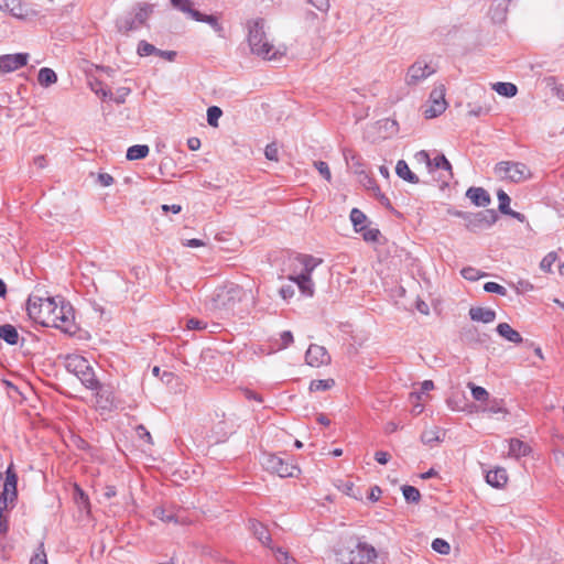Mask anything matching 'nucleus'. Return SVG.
<instances>
[{
    "instance_id": "obj_41",
    "label": "nucleus",
    "mask_w": 564,
    "mask_h": 564,
    "mask_svg": "<svg viewBox=\"0 0 564 564\" xmlns=\"http://www.w3.org/2000/svg\"><path fill=\"white\" fill-rule=\"evenodd\" d=\"M557 260V253L555 251L549 252L540 262V269L544 272L551 273L554 262Z\"/></svg>"
},
{
    "instance_id": "obj_32",
    "label": "nucleus",
    "mask_w": 564,
    "mask_h": 564,
    "mask_svg": "<svg viewBox=\"0 0 564 564\" xmlns=\"http://www.w3.org/2000/svg\"><path fill=\"white\" fill-rule=\"evenodd\" d=\"M153 516L160 519L163 522H174L180 523V520L173 511H169L163 507H156L153 509Z\"/></svg>"
},
{
    "instance_id": "obj_59",
    "label": "nucleus",
    "mask_w": 564,
    "mask_h": 564,
    "mask_svg": "<svg viewBox=\"0 0 564 564\" xmlns=\"http://www.w3.org/2000/svg\"><path fill=\"white\" fill-rule=\"evenodd\" d=\"M213 17H214L213 14H204V13L199 12L198 10H195L194 12H192L191 18L197 22L208 23L209 19H212Z\"/></svg>"
},
{
    "instance_id": "obj_45",
    "label": "nucleus",
    "mask_w": 564,
    "mask_h": 564,
    "mask_svg": "<svg viewBox=\"0 0 564 564\" xmlns=\"http://www.w3.org/2000/svg\"><path fill=\"white\" fill-rule=\"evenodd\" d=\"M432 549L435 552L443 554V555L448 554L451 551V546H449L448 542H446L445 540L440 539V538L435 539L432 542Z\"/></svg>"
},
{
    "instance_id": "obj_60",
    "label": "nucleus",
    "mask_w": 564,
    "mask_h": 564,
    "mask_svg": "<svg viewBox=\"0 0 564 564\" xmlns=\"http://www.w3.org/2000/svg\"><path fill=\"white\" fill-rule=\"evenodd\" d=\"M308 2L319 11H327L329 8V0H308Z\"/></svg>"
},
{
    "instance_id": "obj_6",
    "label": "nucleus",
    "mask_w": 564,
    "mask_h": 564,
    "mask_svg": "<svg viewBox=\"0 0 564 564\" xmlns=\"http://www.w3.org/2000/svg\"><path fill=\"white\" fill-rule=\"evenodd\" d=\"M17 484L18 475L14 470L13 464L11 463L6 470L3 491L0 498V533L7 531V525L2 518V511L8 507V503L13 502L17 499Z\"/></svg>"
},
{
    "instance_id": "obj_55",
    "label": "nucleus",
    "mask_w": 564,
    "mask_h": 564,
    "mask_svg": "<svg viewBox=\"0 0 564 564\" xmlns=\"http://www.w3.org/2000/svg\"><path fill=\"white\" fill-rule=\"evenodd\" d=\"M415 160L419 163H424L430 172H432V159L425 150H421L415 154Z\"/></svg>"
},
{
    "instance_id": "obj_15",
    "label": "nucleus",
    "mask_w": 564,
    "mask_h": 564,
    "mask_svg": "<svg viewBox=\"0 0 564 564\" xmlns=\"http://www.w3.org/2000/svg\"><path fill=\"white\" fill-rule=\"evenodd\" d=\"M306 364L312 367H321L330 361V356L326 348L316 344L310 345L305 354Z\"/></svg>"
},
{
    "instance_id": "obj_53",
    "label": "nucleus",
    "mask_w": 564,
    "mask_h": 564,
    "mask_svg": "<svg viewBox=\"0 0 564 564\" xmlns=\"http://www.w3.org/2000/svg\"><path fill=\"white\" fill-rule=\"evenodd\" d=\"M432 389H434V383H433V381H432V380H425V381H423V382H422V384H421V390H422V391H421V392H412V393L410 394V398H411V399L415 398V400H421L422 394H423V393H425V392H427V391H430V390H432Z\"/></svg>"
},
{
    "instance_id": "obj_19",
    "label": "nucleus",
    "mask_w": 564,
    "mask_h": 564,
    "mask_svg": "<svg viewBox=\"0 0 564 564\" xmlns=\"http://www.w3.org/2000/svg\"><path fill=\"white\" fill-rule=\"evenodd\" d=\"M486 481L491 487L502 488L508 481L507 470L501 467L489 470L486 475Z\"/></svg>"
},
{
    "instance_id": "obj_46",
    "label": "nucleus",
    "mask_w": 564,
    "mask_h": 564,
    "mask_svg": "<svg viewBox=\"0 0 564 564\" xmlns=\"http://www.w3.org/2000/svg\"><path fill=\"white\" fill-rule=\"evenodd\" d=\"M156 51L158 48L153 44L148 43L147 41H141L137 50L140 56H149L151 54H155Z\"/></svg>"
},
{
    "instance_id": "obj_20",
    "label": "nucleus",
    "mask_w": 564,
    "mask_h": 564,
    "mask_svg": "<svg viewBox=\"0 0 564 564\" xmlns=\"http://www.w3.org/2000/svg\"><path fill=\"white\" fill-rule=\"evenodd\" d=\"M469 316L474 322H481L485 324L492 323L496 319V312L487 307H471Z\"/></svg>"
},
{
    "instance_id": "obj_7",
    "label": "nucleus",
    "mask_w": 564,
    "mask_h": 564,
    "mask_svg": "<svg viewBox=\"0 0 564 564\" xmlns=\"http://www.w3.org/2000/svg\"><path fill=\"white\" fill-rule=\"evenodd\" d=\"M261 465L265 470L276 474L281 478L294 477L295 473L299 471L295 465L271 453H264L262 455Z\"/></svg>"
},
{
    "instance_id": "obj_38",
    "label": "nucleus",
    "mask_w": 564,
    "mask_h": 564,
    "mask_svg": "<svg viewBox=\"0 0 564 564\" xmlns=\"http://www.w3.org/2000/svg\"><path fill=\"white\" fill-rule=\"evenodd\" d=\"M468 387L470 388L471 395L476 401H489V393L485 388L476 386L473 382H469Z\"/></svg>"
},
{
    "instance_id": "obj_24",
    "label": "nucleus",
    "mask_w": 564,
    "mask_h": 564,
    "mask_svg": "<svg viewBox=\"0 0 564 564\" xmlns=\"http://www.w3.org/2000/svg\"><path fill=\"white\" fill-rule=\"evenodd\" d=\"M395 173L400 178L409 183L417 184L420 182L417 175L410 170L408 163L404 160L398 161L395 166Z\"/></svg>"
},
{
    "instance_id": "obj_23",
    "label": "nucleus",
    "mask_w": 564,
    "mask_h": 564,
    "mask_svg": "<svg viewBox=\"0 0 564 564\" xmlns=\"http://www.w3.org/2000/svg\"><path fill=\"white\" fill-rule=\"evenodd\" d=\"M530 452H531V447L527 443H524L518 438L510 440V442H509V455L510 456L520 458V457L529 455Z\"/></svg>"
},
{
    "instance_id": "obj_17",
    "label": "nucleus",
    "mask_w": 564,
    "mask_h": 564,
    "mask_svg": "<svg viewBox=\"0 0 564 564\" xmlns=\"http://www.w3.org/2000/svg\"><path fill=\"white\" fill-rule=\"evenodd\" d=\"M466 197H468L474 205L479 207H486L491 202L489 193L482 187H469L466 192Z\"/></svg>"
},
{
    "instance_id": "obj_50",
    "label": "nucleus",
    "mask_w": 564,
    "mask_h": 564,
    "mask_svg": "<svg viewBox=\"0 0 564 564\" xmlns=\"http://www.w3.org/2000/svg\"><path fill=\"white\" fill-rule=\"evenodd\" d=\"M460 273L466 280L469 281H477L479 278L485 275L484 273H480L479 270L471 267L464 268Z\"/></svg>"
},
{
    "instance_id": "obj_43",
    "label": "nucleus",
    "mask_w": 564,
    "mask_h": 564,
    "mask_svg": "<svg viewBox=\"0 0 564 564\" xmlns=\"http://www.w3.org/2000/svg\"><path fill=\"white\" fill-rule=\"evenodd\" d=\"M171 3L175 9L188 14L189 17H192V12L195 11V9L192 8V0H171Z\"/></svg>"
},
{
    "instance_id": "obj_28",
    "label": "nucleus",
    "mask_w": 564,
    "mask_h": 564,
    "mask_svg": "<svg viewBox=\"0 0 564 564\" xmlns=\"http://www.w3.org/2000/svg\"><path fill=\"white\" fill-rule=\"evenodd\" d=\"M345 159L349 166V169L352 170V172L357 175L364 174V164L361 162V158L357 155L356 153L348 151L345 152Z\"/></svg>"
},
{
    "instance_id": "obj_36",
    "label": "nucleus",
    "mask_w": 564,
    "mask_h": 564,
    "mask_svg": "<svg viewBox=\"0 0 564 564\" xmlns=\"http://www.w3.org/2000/svg\"><path fill=\"white\" fill-rule=\"evenodd\" d=\"M402 494L408 502L417 503L421 500V494L419 489L413 486L404 485L402 487Z\"/></svg>"
},
{
    "instance_id": "obj_34",
    "label": "nucleus",
    "mask_w": 564,
    "mask_h": 564,
    "mask_svg": "<svg viewBox=\"0 0 564 564\" xmlns=\"http://www.w3.org/2000/svg\"><path fill=\"white\" fill-rule=\"evenodd\" d=\"M436 169L447 171L448 174L453 176L452 164L444 154H438L432 159V172Z\"/></svg>"
},
{
    "instance_id": "obj_31",
    "label": "nucleus",
    "mask_w": 564,
    "mask_h": 564,
    "mask_svg": "<svg viewBox=\"0 0 564 564\" xmlns=\"http://www.w3.org/2000/svg\"><path fill=\"white\" fill-rule=\"evenodd\" d=\"M88 84H89L90 89L97 96H100L102 99L112 98L111 90L104 87V83L101 80L94 78V79H90Z\"/></svg>"
},
{
    "instance_id": "obj_30",
    "label": "nucleus",
    "mask_w": 564,
    "mask_h": 564,
    "mask_svg": "<svg viewBox=\"0 0 564 564\" xmlns=\"http://www.w3.org/2000/svg\"><path fill=\"white\" fill-rule=\"evenodd\" d=\"M492 88L496 93L505 97H514L518 93V88L512 83H496Z\"/></svg>"
},
{
    "instance_id": "obj_12",
    "label": "nucleus",
    "mask_w": 564,
    "mask_h": 564,
    "mask_svg": "<svg viewBox=\"0 0 564 564\" xmlns=\"http://www.w3.org/2000/svg\"><path fill=\"white\" fill-rule=\"evenodd\" d=\"M434 72L435 69L430 64L419 59L409 67L405 82L408 85H416Z\"/></svg>"
},
{
    "instance_id": "obj_21",
    "label": "nucleus",
    "mask_w": 564,
    "mask_h": 564,
    "mask_svg": "<svg viewBox=\"0 0 564 564\" xmlns=\"http://www.w3.org/2000/svg\"><path fill=\"white\" fill-rule=\"evenodd\" d=\"M496 330L501 337L510 343L521 344L523 341L521 334L513 329L508 323L498 324Z\"/></svg>"
},
{
    "instance_id": "obj_22",
    "label": "nucleus",
    "mask_w": 564,
    "mask_h": 564,
    "mask_svg": "<svg viewBox=\"0 0 564 564\" xmlns=\"http://www.w3.org/2000/svg\"><path fill=\"white\" fill-rule=\"evenodd\" d=\"M290 280L297 285L302 294L306 296H313L314 284L311 276L307 274H299L297 276L291 275Z\"/></svg>"
},
{
    "instance_id": "obj_56",
    "label": "nucleus",
    "mask_w": 564,
    "mask_h": 564,
    "mask_svg": "<svg viewBox=\"0 0 564 564\" xmlns=\"http://www.w3.org/2000/svg\"><path fill=\"white\" fill-rule=\"evenodd\" d=\"M281 343L278 346V349H284L293 343V335L290 330H284L280 335Z\"/></svg>"
},
{
    "instance_id": "obj_16",
    "label": "nucleus",
    "mask_w": 564,
    "mask_h": 564,
    "mask_svg": "<svg viewBox=\"0 0 564 564\" xmlns=\"http://www.w3.org/2000/svg\"><path fill=\"white\" fill-rule=\"evenodd\" d=\"M212 432L216 443L224 442L234 432V424L225 420V414L223 413L221 420L213 426Z\"/></svg>"
},
{
    "instance_id": "obj_11",
    "label": "nucleus",
    "mask_w": 564,
    "mask_h": 564,
    "mask_svg": "<svg viewBox=\"0 0 564 564\" xmlns=\"http://www.w3.org/2000/svg\"><path fill=\"white\" fill-rule=\"evenodd\" d=\"M151 13L152 7L143 4L135 12L134 17H127L118 21L117 25L119 31L122 33H129L130 31L139 29L145 23Z\"/></svg>"
},
{
    "instance_id": "obj_5",
    "label": "nucleus",
    "mask_w": 564,
    "mask_h": 564,
    "mask_svg": "<svg viewBox=\"0 0 564 564\" xmlns=\"http://www.w3.org/2000/svg\"><path fill=\"white\" fill-rule=\"evenodd\" d=\"M454 215L462 218L465 221V227L473 232L488 229L498 220L495 209H485L477 213L457 210Z\"/></svg>"
},
{
    "instance_id": "obj_13",
    "label": "nucleus",
    "mask_w": 564,
    "mask_h": 564,
    "mask_svg": "<svg viewBox=\"0 0 564 564\" xmlns=\"http://www.w3.org/2000/svg\"><path fill=\"white\" fill-rule=\"evenodd\" d=\"M29 59L28 53L0 55V73L7 74L14 72L26 65Z\"/></svg>"
},
{
    "instance_id": "obj_27",
    "label": "nucleus",
    "mask_w": 564,
    "mask_h": 564,
    "mask_svg": "<svg viewBox=\"0 0 564 564\" xmlns=\"http://www.w3.org/2000/svg\"><path fill=\"white\" fill-rule=\"evenodd\" d=\"M37 80L41 86L48 87L57 82V75L52 68L43 67L39 70Z\"/></svg>"
},
{
    "instance_id": "obj_35",
    "label": "nucleus",
    "mask_w": 564,
    "mask_h": 564,
    "mask_svg": "<svg viewBox=\"0 0 564 564\" xmlns=\"http://www.w3.org/2000/svg\"><path fill=\"white\" fill-rule=\"evenodd\" d=\"M366 215L358 208H352L350 212V220L356 231H362L365 229L364 223L366 221Z\"/></svg>"
},
{
    "instance_id": "obj_58",
    "label": "nucleus",
    "mask_w": 564,
    "mask_h": 564,
    "mask_svg": "<svg viewBox=\"0 0 564 564\" xmlns=\"http://www.w3.org/2000/svg\"><path fill=\"white\" fill-rule=\"evenodd\" d=\"M186 326L188 329H204L206 328V323L197 318H189L186 323Z\"/></svg>"
},
{
    "instance_id": "obj_51",
    "label": "nucleus",
    "mask_w": 564,
    "mask_h": 564,
    "mask_svg": "<svg viewBox=\"0 0 564 564\" xmlns=\"http://www.w3.org/2000/svg\"><path fill=\"white\" fill-rule=\"evenodd\" d=\"M131 93L130 88L128 87H120L117 89L116 94L113 95L112 94V100L120 105V104H123L126 101V98L129 96V94Z\"/></svg>"
},
{
    "instance_id": "obj_40",
    "label": "nucleus",
    "mask_w": 564,
    "mask_h": 564,
    "mask_svg": "<svg viewBox=\"0 0 564 564\" xmlns=\"http://www.w3.org/2000/svg\"><path fill=\"white\" fill-rule=\"evenodd\" d=\"M497 196H498V200H499V210L500 213L507 215V214H511V208H510V197L508 196V194L500 189L498 191L497 193Z\"/></svg>"
},
{
    "instance_id": "obj_10",
    "label": "nucleus",
    "mask_w": 564,
    "mask_h": 564,
    "mask_svg": "<svg viewBox=\"0 0 564 564\" xmlns=\"http://www.w3.org/2000/svg\"><path fill=\"white\" fill-rule=\"evenodd\" d=\"M446 107L445 89L443 86H440L431 91L429 105L424 107L423 115L426 119H432L442 115Z\"/></svg>"
},
{
    "instance_id": "obj_63",
    "label": "nucleus",
    "mask_w": 564,
    "mask_h": 564,
    "mask_svg": "<svg viewBox=\"0 0 564 564\" xmlns=\"http://www.w3.org/2000/svg\"><path fill=\"white\" fill-rule=\"evenodd\" d=\"M98 181L102 186H110L113 183V177L108 173H100Z\"/></svg>"
},
{
    "instance_id": "obj_37",
    "label": "nucleus",
    "mask_w": 564,
    "mask_h": 564,
    "mask_svg": "<svg viewBox=\"0 0 564 564\" xmlns=\"http://www.w3.org/2000/svg\"><path fill=\"white\" fill-rule=\"evenodd\" d=\"M335 386L334 379H324V380H312L310 383V391H326L332 389Z\"/></svg>"
},
{
    "instance_id": "obj_3",
    "label": "nucleus",
    "mask_w": 564,
    "mask_h": 564,
    "mask_svg": "<svg viewBox=\"0 0 564 564\" xmlns=\"http://www.w3.org/2000/svg\"><path fill=\"white\" fill-rule=\"evenodd\" d=\"M65 368L68 372L75 375L87 389L95 391L96 395L102 397L104 387L97 379L93 366L85 357L76 354L67 355Z\"/></svg>"
},
{
    "instance_id": "obj_1",
    "label": "nucleus",
    "mask_w": 564,
    "mask_h": 564,
    "mask_svg": "<svg viewBox=\"0 0 564 564\" xmlns=\"http://www.w3.org/2000/svg\"><path fill=\"white\" fill-rule=\"evenodd\" d=\"M28 315L44 327H54L64 333L75 334V313L73 306L63 299L30 295L26 303Z\"/></svg>"
},
{
    "instance_id": "obj_54",
    "label": "nucleus",
    "mask_w": 564,
    "mask_h": 564,
    "mask_svg": "<svg viewBox=\"0 0 564 564\" xmlns=\"http://www.w3.org/2000/svg\"><path fill=\"white\" fill-rule=\"evenodd\" d=\"M275 552L276 561L282 564H291L294 563V560L289 555L288 552L283 551L281 547L273 549Z\"/></svg>"
},
{
    "instance_id": "obj_29",
    "label": "nucleus",
    "mask_w": 564,
    "mask_h": 564,
    "mask_svg": "<svg viewBox=\"0 0 564 564\" xmlns=\"http://www.w3.org/2000/svg\"><path fill=\"white\" fill-rule=\"evenodd\" d=\"M150 149L145 144H135L127 150V159L129 161L141 160L148 156Z\"/></svg>"
},
{
    "instance_id": "obj_49",
    "label": "nucleus",
    "mask_w": 564,
    "mask_h": 564,
    "mask_svg": "<svg viewBox=\"0 0 564 564\" xmlns=\"http://www.w3.org/2000/svg\"><path fill=\"white\" fill-rule=\"evenodd\" d=\"M314 166L317 169V171L319 172V174L327 181V182H330L332 180V173H330V170H329V166L326 162L324 161H315L314 162Z\"/></svg>"
},
{
    "instance_id": "obj_4",
    "label": "nucleus",
    "mask_w": 564,
    "mask_h": 564,
    "mask_svg": "<svg viewBox=\"0 0 564 564\" xmlns=\"http://www.w3.org/2000/svg\"><path fill=\"white\" fill-rule=\"evenodd\" d=\"M248 43L253 54L263 59L272 61L278 56V51L267 40L264 22L259 19L249 23Z\"/></svg>"
},
{
    "instance_id": "obj_42",
    "label": "nucleus",
    "mask_w": 564,
    "mask_h": 564,
    "mask_svg": "<svg viewBox=\"0 0 564 564\" xmlns=\"http://www.w3.org/2000/svg\"><path fill=\"white\" fill-rule=\"evenodd\" d=\"M223 115V110L217 106H212L207 109V122L212 127H218V120Z\"/></svg>"
},
{
    "instance_id": "obj_52",
    "label": "nucleus",
    "mask_w": 564,
    "mask_h": 564,
    "mask_svg": "<svg viewBox=\"0 0 564 564\" xmlns=\"http://www.w3.org/2000/svg\"><path fill=\"white\" fill-rule=\"evenodd\" d=\"M264 155L270 161H279V149L278 145L272 142L265 147Z\"/></svg>"
},
{
    "instance_id": "obj_14",
    "label": "nucleus",
    "mask_w": 564,
    "mask_h": 564,
    "mask_svg": "<svg viewBox=\"0 0 564 564\" xmlns=\"http://www.w3.org/2000/svg\"><path fill=\"white\" fill-rule=\"evenodd\" d=\"M0 9L9 11L11 15L18 19H28L35 15V12L21 0H0Z\"/></svg>"
},
{
    "instance_id": "obj_39",
    "label": "nucleus",
    "mask_w": 564,
    "mask_h": 564,
    "mask_svg": "<svg viewBox=\"0 0 564 564\" xmlns=\"http://www.w3.org/2000/svg\"><path fill=\"white\" fill-rule=\"evenodd\" d=\"M485 412L497 414H508L507 409L503 406V401L498 399H492L488 402V405L484 409Z\"/></svg>"
},
{
    "instance_id": "obj_33",
    "label": "nucleus",
    "mask_w": 564,
    "mask_h": 564,
    "mask_svg": "<svg viewBox=\"0 0 564 564\" xmlns=\"http://www.w3.org/2000/svg\"><path fill=\"white\" fill-rule=\"evenodd\" d=\"M421 441L423 444L433 446L435 443L442 442V438L440 436V429L434 427L431 430H426L421 434Z\"/></svg>"
},
{
    "instance_id": "obj_61",
    "label": "nucleus",
    "mask_w": 564,
    "mask_h": 564,
    "mask_svg": "<svg viewBox=\"0 0 564 564\" xmlns=\"http://www.w3.org/2000/svg\"><path fill=\"white\" fill-rule=\"evenodd\" d=\"M375 459L381 464L386 465L390 459V454L383 451H378L375 453Z\"/></svg>"
},
{
    "instance_id": "obj_44",
    "label": "nucleus",
    "mask_w": 564,
    "mask_h": 564,
    "mask_svg": "<svg viewBox=\"0 0 564 564\" xmlns=\"http://www.w3.org/2000/svg\"><path fill=\"white\" fill-rule=\"evenodd\" d=\"M30 564H48L43 543H40L36 552L31 557Z\"/></svg>"
},
{
    "instance_id": "obj_18",
    "label": "nucleus",
    "mask_w": 564,
    "mask_h": 564,
    "mask_svg": "<svg viewBox=\"0 0 564 564\" xmlns=\"http://www.w3.org/2000/svg\"><path fill=\"white\" fill-rule=\"evenodd\" d=\"M249 528L252 531L254 538L259 540V542H261L264 546L273 550V547L270 545L272 541L271 534L265 525L257 520H250Z\"/></svg>"
},
{
    "instance_id": "obj_62",
    "label": "nucleus",
    "mask_w": 564,
    "mask_h": 564,
    "mask_svg": "<svg viewBox=\"0 0 564 564\" xmlns=\"http://www.w3.org/2000/svg\"><path fill=\"white\" fill-rule=\"evenodd\" d=\"M137 433L140 438L145 440L148 443H152L151 434L143 425H139L137 427Z\"/></svg>"
},
{
    "instance_id": "obj_9",
    "label": "nucleus",
    "mask_w": 564,
    "mask_h": 564,
    "mask_svg": "<svg viewBox=\"0 0 564 564\" xmlns=\"http://www.w3.org/2000/svg\"><path fill=\"white\" fill-rule=\"evenodd\" d=\"M377 557V550L371 544L360 540L356 541L347 555L349 564H373Z\"/></svg>"
},
{
    "instance_id": "obj_8",
    "label": "nucleus",
    "mask_w": 564,
    "mask_h": 564,
    "mask_svg": "<svg viewBox=\"0 0 564 564\" xmlns=\"http://www.w3.org/2000/svg\"><path fill=\"white\" fill-rule=\"evenodd\" d=\"M495 172L501 178L510 180L516 183L522 182L531 176L530 169L520 162H499L495 167Z\"/></svg>"
},
{
    "instance_id": "obj_64",
    "label": "nucleus",
    "mask_w": 564,
    "mask_h": 564,
    "mask_svg": "<svg viewBox=\"0 0 564 564\" xmlns=\"http://www.w3.org/2000/svg\"><path fill=\"white\" fill-rule=\"evenodd\" d=\"M381 494H382V490L380 489V487L373 486L370 489V492L368 495V499L371 500L372 502H376V501H378L380 499Z\"/></svg>"
},
{
    "instance_id": "obj_26",
    "label": "nucleus",
    "mask_w": 564,
    "mask_h": 564,
    "mask_svg": "<svg viewBox=\"0 0 564 564\" xmlns=\"http://www.w3.org/2000/svg\"><path fill=\"white\" fill-rule=\"evenodd\" d=\"M297 260L303 265V271L301 274H307L308 276H311L314 269L322 262V260L316 259L310 254H300Z\"/></svg>"
},
{
    "instance_id": "obj_2",
    "label": "nucleus",
    "mask_w": 564,
    "mask_h": 564,
    "mask_svg": "<svg viewBox=\"0 0 564 564\" xmlns=\"http://www.w3.org/2000/svg\"><path fill=\"white\" fill-rule=\"evenodd\" d=\"M250 301L254 304V296L238 284L226 283L218 286L206 301L207 308L220 317L235 315L240 304Z\"/></svg>"
},
{
    "instance_id": "obj_47",
    "label": "nucleus",
    "mask_w": 564,
    "mask_h": 564,
    "mask_svg": "<svg viewBox=\"0 0 564 564\" xmlns=\"http://www.w3.org/2000/svg\"><path fill=\"white\" fill-rule=\"evenodd\" d=\"M362 234V238L367 242H376L380 237V230L377 228H366L360 231Z\"/></svg>"
},
{
    "instance_id": "obj_48",
    "label": "nucleus",
    "mask_w": 564,
    "mask_h": 564,
    "mask_svg": "<svg viewBox=\"0 0 564 564\" xmlns=\"http://www.w3.org/2000/svg\"><path fill=\"white\" fill-rule=\"evenodd\" d=\"M484 290L488 293H496L505 296L507 294V289L496 282H487L484 285Z\"/></svg>"
},
{
    "instance_id": "obj_25",
    "label": "nucleus",
    "mask_w": 564,
    "mask_h": 564,
    "mask_svg": "<svg viewBox=\"0 0 564 564\" xmlns=\"http://www.w3.org/2000/svg\"><path fill=\"white\" fill-rule=\"evenodd\" d=\"M0 339L4 340L9 345H17L20 339V335L17 328L11 324L0 325Z\"/></svg>"
},
{
    "instance_id": "obj_57",
    "label": "nucleus",
    "mask_w": 564,
    "mask_h": 564,
    "mask_svg": "<svg viewBox=\"0 0 564 564\" xmlns=\"http://www.w3.org/2000/svg\"><path fill=\"white\" fill-rule=\"evenodd\" d=\"M294 293H295V289H294L293 284L283 285L279 290V294L283 300H289V299L293 297Z\"/></svg>"
}]
</instances>
